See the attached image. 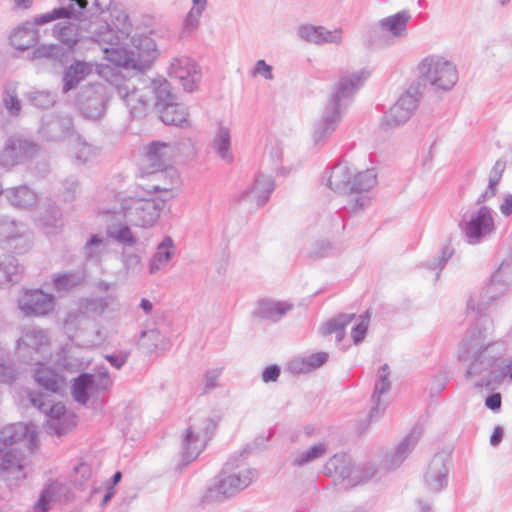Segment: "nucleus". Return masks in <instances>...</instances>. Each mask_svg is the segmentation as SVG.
<instances>
[{
    "label": "nucleus",
    "instance_id": "obj_1",
    "mask_svg": "<svg viewBox=\"0 0 512 512\" xmlns=\"http://www.w3.org/2000/svg\"><path fill=\"white\" fill-rule=\"evenodd\" d=\"M59 7L36 16L35 24L43 25L57 19H75L79 21V28L90 34L91 40L104 47L106 58L117 66L142 71L148 68L156 58V44L148 36L131 38L130 47L119 46V37L103 17L104 9L99 0H93L88 6V0H60Z\"/></svg>",
    "mask_w": 512,
    "mask_h": 512
},
{
    "label": "nucleus",
    "instance_id": "obj_2",
    "mask_svg": "<svg viewBox=\"0 0 512 512\" xmlns=\"http://www.w3.org/2000/svg\"><path fill=\"white\" fill-rule=\"evenodd\" d=\"M506 352L504 342L487 341L485 329L476 323L459 343L458 358L466 364V378L477 387H489L507 377L509 358Z\"/></svg>",
    "mask_w": 512,
    "mask_h": 512
},
{
    "label": "nucleus",
    "instance_id": "obj_3",
    "mask_svg": "<svg viewBox=\"0 0 512 512\" xmlns=\"http://www.w3.org/2000/svg\"><path fill=\"white\" fill-rule=\"evenodd\" d=\"M257 477L256 469L244 466L238 458H231L204 493L202 502H223L246 489Z\"/></svg>",
    "mask_w": 512,
    "mask_h": 512
},
{
    "label": "nucleus",
    "instance_id": "obj_4",
    "mask_svg": "<svg viewBox=\"0 0 512 512\" xmlns=\"http://www.w3.org/2000/svg\"><path fill=\"white\" fill-rule=\"evenodd\" d=\"M166 79H146L135 75L116 83L117 95L124 102L132 118H144L158 100V90Z\"/></svg>",
    "mask_w": 512,
    "mask_h": 512
},
{
    "label": "nucleus",
    "instance_id": "obj_5",
    "mask_svg": "<svg viewBox=\"0 0 512 512\" xmlns=\"http://www.w3.org/2000/svg\"><path fill=\"white\" fill-rule=\"evenodd\" d=\"M419 78L416 82L422 84V92L426 86L433 91H449L458 81V70L452 61L439 55L425 57L418 65Z\"/></svg>",
    "mask_w": 512,
    "mask_h": 512
},
{
    "label": "nucleus",
    "instance_id": "obj_6",
    "mask_svg": "<svg viewBox=\"0 0 512 512\" xmlns=\"http://www.w3.org/2000/svg\"><path fill=\"white\" fill-rule=\"evenodd\" d=\"M164 205L162 199L129 197L121 201L115 214L122 215L131 226L148 229L157 223Z\"/></svg>",
    "mask_w": 512,
    "mask_h": 512
},
{
    "label": "nucleus",
    "instance_id": "obj_7",
    "mask_svg": "<svg viewBox=\"0 0 512 512\" xmlns=\"http://www.w3.org/2000/svg\"><path fill=\"white\" fill-rule=\"evenodd\" d=\"M326 476L333 477L344 488L349 489L368 481L374 470H363L353 464L346 454H336L323 467Z\"/></svg>",
    "mask_w": 512,
    "mask_h": 512
},
{
    "label": "nucleus",
    "instance_id": "obj_8",
    "mask_svg": "<svg viewBox=\"0 0 512 512\" xmlns=\"http://www.w3.org/2000/svg\"><path fill=\"white\" fill-rule=\"evenodd\" d=\"M459 228L468 244H480L495 231L493 210L483 205L467 212L459 222Z\"/></svg>",
    "mask_w": 512,
    "mask_h": 512
},
{
    "label": "nucleus",
    "instance_id": "obj_9",
    "mask_svg": "<svg viewBox=\"0 0 512 512\" xmlns=\"http://www.w3.org/2000/svg\"><path fill=\"white\" fill-rule=\"evenodd\" d=\"M421 97L422 84L413 82L385 113L381 123L382 127L393 129L407 122L416 110Z\"/></svg>",
    "mask_w": 512,
    "mask_h": 512
},
{
    "label": "nucleus",
    "instance_id": "obj_10",
    "mask_svg": "<svg viewBox=\"0 0 512 512\" xmlns=\"http://www.w3.org/2000/svg\"><path fill=\"white\" fill-rule=\"evenodd\" d=\"M17 347L21 357L29 355V364L40 365L51 356L50 336L46 330L39 327L25 329L17 341Z\"/></svg>",
    "mask_w": 512,
    "mask_h": 512
},
{
    "label": "nucleus",
    "instance_id": "obj_11",
    "mask_svg": "<svg viewBox=\"0 0 512 512\" xmlns=\"http://www.w3.org/2000/svg\"><path fill=\"white\" fill-rule=\"evenodd\" d=\"M158 90V100L154 102V108L160 119L166 125L183 127L188 124V111L184 104L176 102L175 95L171 92L170 83L165 80Z\"/></svg>",
    "mask_w": 512,
    "mask_h": 512
},
{
    "label": "nucleus",
    "instance_id": "obj_12",
    "mask_svg": "<svg viewBox=\"0 0 512 512\" xmlns=\"http://www.w3.org/2000/svg\"><path fill=\"white\" fill-rule=\"evenodd\" d=\"M17 304L19 310L26 316H44L53 311L55 297L41 289H23Z\"/></svg>",
    "mask_w": 512,
    "mask_h": 512
},
{
    "label": "nucleus",
    "instance_id": "obj_13",
    "mask_svg": "<svg viewBox=\"0 0 512 512\" xmlns=\"http://www.w3.org/2000/svg\"><path fill=\"white\" fill-rule=\"evenodd\" d=\"M0 477L9 486H18L26 478V459L20 448L3 449Z\"/></svg>",
    "mask_w": 512,
    "mask_h": 512
},
{
    "label": "nucleus",
    "instance_id": "obj_14",
    "mask_svg": "<svg viewBox=\"0 0 512 512\" xmlns=\"http://www.w3.org/2000/svg\"><path fill=\"white\" fill-rule=\"evenodd\" d=\"M29 400L32 406L39 409L47 416V426L57 435H63L69 429L65 406L61 403L50 404L44 400L42 394L31 392Z\"/></svg>",
    "mask_w": 512,
    "mask_h": 512
},
{
    "label": "nucleus",
    "instance_id": "obj_15",
    "mask_svg": "<svg viewBox=\"0 0 512 512\" xmlns=\"http://www.w3.org/2000/svg\"><path fill=\"white\" fill-rule=\"evenodd\" d=\"M36 438L34 425L24 423H15L8 425L0 430V452L3 449L24 447L31 451Z\"/></svg>",
    "mask_w": 512,
    "mask_h": 512
},
{
    "label": "nucleus",
    "instance_id": "obj_16",
    "mask_svg": "<svg viewBox=\"0 0 512 512\" xmlns=\"http://www.w3.org/2000/svg\"><path fill=\"white\" fill-rule=\"evenodd\" d=\"M368 77L369 73L365 70L343 75L336 84L327 104L334 105L343 112L347 100L353 96Z\"/></svg>",
    "mask_w": 512,
    "mask_h": 512
},
{
    "label": "nucleus",
    "instance_id": "obj_17",
    "mask_svg": "<svg viewBox=\"0 0 512 512\" xmlns=\"http://www.w3.org/2000/svg\"><path fill=\"white\" fill-rule=\"evenodd\" d=\"M172 153L173 147L169 143L155 141L147 147L145 158L149 164L150 173L162 172L165 168V173L172 178V185H178L180 180L177 171L172 167L167 168Z\"/></svg>",
    "mask_w": 512,
    "mask_h": 512
},
{
    "label": "nucleus",
    "instance_id": "obj_18",
    "mask_svg": "<svg viewBox=\"0 0 512 512\" xmlns=\"http://www.w3.org/2000/svg\"><path fill=\"white\" fill-rule=\"evenodd\" d=\"M377 184V175L373 169H367L363 172L355 173L351 179V188L349 193V207L356 211L367 205L369 199L364 194L375 187Z\"/></svg>",
    "mask_w": 512,
    "mask_h": 512
},
{
    "label": "nucleus",
    "instance_id": "obj_19",
    "mask_svg": "<svg viewBox=\"0 0 512 512\" xmlns=\"http://www.w3.org/2000/svg\"><path fill=\"white\" fill-rule=\"evenodd\" d=\"M169 75L178 79L187 92L194 91L201 77L197 64L186 56L173 58L169 66Z\"/></svg>",
    "mask_w": 512,
    "mask_h": 512
},
{
    "label": "nucleus",
    "instance_id": "obj_20",
    "mask_svg": "<svg viewBox=\"0 0 512 512\" xmlns=\"http://www.w3.org/2000/svg\"><path fill=\"white\" fill-rule=\"evenodd\" d=\"M73 132L69 116L46 115L42 118L39 134L46 141L58 142L68 138Z\"/></svg>",
    "mask_w": 512,
    "mask_h": 512
},
{
    "label": "nucleus",
    "instance_id": "obj_21",
    "mask_svg": "<svg viewBox=\"0 0 512 512\" xmlns=\"http://www.w3.org/2000/svg\"><path fill=\"white\" fill-rule=\"evenodd\" d=\"M36 146L20 138H10L0 153V165L10 168L33 155Z\"/></svg>",
    "mask_w": 512,
    "mask_h": 512
},
{
    "label": "nucleus",
    "instance_id": "obj_22",
    "mask_svg": "<svg viewBox=\"0 0 512 512\" xmlns=\"http://www.w3.org/2000/svg\"><path fill=\"white\" fill-rule=\"evenodd\" d=\"M447 455L435 454L424 474V481L429 491L438 493L448 484Z\"/></svg>",
    "mask_w": 512,
    "mask_h": 512
},
{
    "label": "nucleus",
    "instance_id": "obj_23",
    "mask_svg": "<svg viewBox=\"0 0 512 512\" xmlns=\"http://www.w3.org/2000/svg\"><path fill=\"white\" fill-rule=\"evenodd\" d=\"M342 111L336 106L326 104L321 117L314 124L313 140L316 144L324 142L336 130L342 118Z\"/></svg>",
    "mask_w": 512,
    "mask_h": 512
},
{
    "label": "nucleus",
    "instance_id": "obj_24",
    "mask_svg": "<svg viewBox=\"0 0 512 512\" xmlns=\"http://www.w3.org/2000/svg\"><path fill=\"white\" fill-rule=\"evenodd\" d=\"M410 18L411 15L408 11H400L378 21L373 27V32L382 36L389 35L392 38L404 37Z\"/></svg>",
    "mask_w": 512,
    "mask_h": 512
},
{
    "label": "nucleus",
    "instance_id": "obj_25",
    "mask_svg": "<svg viewBox=\"0 0 512 512\" xmlns=\"http://www.w3.org/2000/svg\"><path fill=\"white\" fill-rule=\"evenodd\" d=\"M274 181L271 176L259 173L251 188L241 193L239 200H247L255 203L258 207L263 206L274 190Z\"/></svg>",
    "mask_w": 512,
    "mask_h": 512
},
{
    "label": "nucleus",
    "instance_id": "obj_26",
    "mask_svg": "<svg viewBox=\"0 0 512 512\" xmlns=\"http://www.w3.org/2000/svg\"><path fill=\"white\" fill-rule=\"evenodd\" d=\"M422 430L418 427L413 428L410 433L403 439L398 447L391 453L386 455L385 465L388 469H394L401 465L410 452L414 449L421 438Z\"/></svg>",
    "mask_w": 512,
    "mask_h": 512
},
{
    "label": "nucleus",
    "instance_id": "obj_27",
    "mask_svg": "<svg viewBox=\"0 0 512 512\" xmlns=\"http://www.w3.org/2000/svg\"><path fill=\"white\" fill-rule=\"evenodd\" d=\"M80 309L84 314L97 317L106 312L117 311L119 309V302L117 296L111 293L104 297H91L83 299L80 303Z\"/></svg>",
    "mask_w": 512,
    "mask_h": 512
},
{
    "label": "nucleus",
    "instance_id": "obj_28",
    "mask_svg": "<svg viewBox=\"0 0 512 512\" xmlns=\"http://www.w3.org/2000/svg\"><path fill=\"white\" fill-rule=\"evenodd\" d=\"M353 169L346 164H336L327 178V186L336 193L349 196Z\"/></svg>",
    "mask_w": 512,
    "mask_h": 512
},
{
    "label": "nucleus",
    "instance_id": "obj_29",
    "mask_svg": "<svg viewBox=\"0 0 512 512\" xmlns=\"http://www.w3.org/2000/svg\"><path fill=\"white\" fill-rule=\"evenodd\" d=\"M390 368L387 364H384L380 367L377 373V380L374 387V393L372 395V400L374 402V406L370 410L369 417L373 418L383 413L386 406L381 403V396L386 394L391 388V382L389 380Z\"/></svg>",
    "mask_w": 512,
    "mask_h": 512
},
{
    "label": "nucleus",
    "instance_id": "obj_30",
    "mask_svg": "<svg viewBox=\"0 0 512 512\" xmlns=\"http://www.w3.org/2000/svg\"><path fill=\"white\" fill-rule=\"evenodd\" d=\"M175 254V244L170 236H166L157 246L156 252L149 261V273L155 274L164 269Z\"/></svg>",
    "mask_w": 512,
    "mask_h": 512
},
{
    "label": "nucleus",
    "instance_id": "obj_31",
    "mask_svg": "<svg viewBox=\"0 0 512 512\" xmlns=\"http://www.w3.org/2000/svg\"><path fill=\"white\" fill-rule=\"evenodd\" d=\"M93 71V65L85 61H75L64 71L63 92H68L77 87Z\"/></svg>",
    "mask_w": 512,
    "mask_h": 512
},
{
    "label": "nucleus",
    "instance_id": "obj_32",
    "mask_svg": "<svg viewBox=\"0 0 512 512\" xmlns=\"http://www.w3.org/2000/svg\"><path fill=\"white\" fill-rule=\"evenodd\" d=\"M23 267L12 255L0 257V288L20 281Z\"/></svg>",
    "mask_w": 512,
    "mask_h": 512
},
{
    "label": "nucleus",
    "instance_id": "obj_33",
    "mask_svg": "<svg viewBox=\"0 0 512 512\" xmlns=\"http://www.w3.org/2000/svg\"><path fill=\"white\" fill-rule=\"evenodd\" d=\"M33 376L39 386L54 393L65 385V379L54 369L43 366V363L34 371Z\"/></svg>",
    "mask_w": 512,
    "mask_h": 512
},
{
    "label": "nucleus",
    "instance_id": "obj_34",
    "mask_svg": "<svg viewBox=\"0 0 512 512\" xmlns=\"http://www.w3.org/2000/svg\"><path fill=\"white\" fill-rule=\"evenodd\" d=\"M3 194H5L6 198L13 206L22 209L33 207L38 200L36 192L25 185L8 188L4 190Z\"/></svg>",
    "mask_w": 512,
    "mask_h": 512
},
{
    "label": "nucleus",
    "instance_id": "obj_35",
    "mask_svg": "<svg viewBox=\"0 0 512 512\" xmlns=\"http://www.w3.org/2000/svg\"><path fill=\"white\" fill-rule=\"evenodd\" d=\"M290 309L291 305L284 302L260 300L257 303L254 315L261 319L276 322L281 319Z\"/></svg>",
    "mask_w": 512,
    "mask_h": 512
},
{
    "label": "nucleus",
    "instance_id": "obj_36",
    "mask_svg": "<svg viewBox=\"0 0 512 512\" xmlns=\"http://www.w3.org/2000/svg\"><path fill=\"white\" fill-rule=\"evenodd\" d=\"M213 149L217 155L225 162H233V153L231 151L230 130L220 125L213 139Z\"/></svg>",
    "mask_w": 512,
    "mask_h": 512
},
{
    "label": "nucleus",
    "instance_id": "obj_37",
    "mask_svg": "<svg viewBox=\"0 0 512 512\" xmlns=\"http://www.w3.org/2000/svg\"><path fill=\"white\" fill-rule=\"evenodd\" d=\"M138 346L146 353L164 350L167 347L165 337L157 329L142 331L138 340Z\"/></svg>",
    "mask_w": 512,
    "mask_h": 512
},
{
    "label": "nucleus",
    "instance_id": "obj_38",
    "mask_svg": "<svg viewBox=\"0 0 512 512\" xmlns=\"http://www.w3.org/2000/svg\"><path fill=\"white\" fill-rule=\"evenodd\" d=\"M83 113L91 119L102 117L106 111V98L102 91H94L81 103Z\"/></svg>",
    "mask_w": 512,
    "mask_h": 512
},
{
    "label": "nucleus",
    "instance_id": "obj_39",
    "mask_svg": "<svg viewBox=\"0 0 512 512\" xmlns=\"http://www.w3.org/2000/svg\"><path fill=\"white\" fill-rule=\"evenodd\" d=\"M355 314H340L337 317L330 319L325 324L322 325L320 328L321 334L323 336L330 335L332 333L336 334V340L337 342H340L343 340L345 336V328L348 324L351 323L352 320H354Z\"/></svg>",
    "mask_w": 512,
    "mask_h": 512
},
{
    "label": "nucleus",
    "instance_id": "obj_40",
    "mask_svg": "<svg viewBox=\"0 0 512 512\" xmlns=\"http://www.w3.org/2000/svg\"><path fill=\"white\" fill-rule=\"evenodd\" d=\"M512 283V265L502 263L498 270L492 275L491 283L488 287V298L494 297V292H503L504 288Z\"/></svg>",
    "mask_w": 512,
    "mask_h": 512
},
{
    "label": "nucleus",
    "instance_id": "obj_41",
    "mask_svg": "<svg viewBox=\"0 0 512 512\" xmlns=\"http://www.w3.org/2000/svg\"><path fill=\"white\" fill-rule=\"evenodd\" d=\"M85 281V273L82 271H70L57 274L53 278V285L58 292H68L82 285Z\"/></svg>",
    "mask_w": 512,
    "mask_h": 512
},
{
    "label": "nucleus",
    "instance_id": "obj_42",
    "mask_svg": "<svg viewBox=\"0 0 512 512\" xmlns=\"http://www.w3.org/2000/svg\"><path fill=\"white\" fill-rule=\"evenodd\" d=\"M89 391H93V374L83 373L74 380L72 396L76 402L85 405L89 400Z\"/></svg>",
    "mask_w": 512,
    "mask_h": 512
},
{
    "label": "nucleus",
    "instance_id": "obj_43",
    "mask_svg": "<svg viewBox=\"0 0 512 512\" xmlns=\"http://www.w3.org/2000/svg\"><path fill=\"white\" fill-rule=\"evenodd\" d=\"M203 444L200 443L199 438L195 435L191 427L186 430L182 442V459L185 464L193 461L202 451Z\"/></svg>",
    "mask_w": 512,
    "mask_h": 512
},
{
    "label": "nucleus",
    "instance_id": "obj_44",
    "mask_svg": "<svg viewBox=\"0 0 512 512\" xmlns=\"http://www.w3.org/2000/svg\"><path fill=\"white\" fill-rule=\"evenodd\" d=\"M129 223H111L107 226L106 233L108 237L112 238L118 243L133 246L136 244L137 239L133 235Z\"/></svg>",
    "mask_w": 512,
    "mask_h": 512
},
{
    "label": "nucleus",
    "instance_id": "obj_45",
    "mask_svg": "<svg viewBox=\"0 0 512 512\" xmlns=\"http://www.w3.org/2000/svg\"><path fill=\"white\" fill-rule=\"evenodd\" d=\"M53 35L68 48H72L79 41L78 29L70 21L56 24L53 28Z\"/></svg>",
    "mask_w": 512,
    "mask_h": 512
},
{
    "label": "nucleus",
    "instance_id": "obj_46",
    "mask_svg": "<svg viewBox=\"0 0 512 512\" xmlns=\"http://www.w3.org/2000/svg\"><path fill=\"white\" fill-rule=\"evenodd\" d=\"M327 453V447L323 443L316 444L304 451L296 452L293 455L294 466H304L319 458H322Z\"/></svg>",
    "mask_w": 512,
    "mask_h": 512
},
{
    "label": "nucleus",
    "instance_id": "obj_47",
    "mask_svg": "<svg viewBox=\"0 0 512 512\" xmlns=\"http://www.w3.org/2000/svg\"><path fill=\"white\" fill-rule=\"evenodd\" d=\"M27 226L22 222H17L10 218L0 219V244L5 246L11 241L19 231H24Z\"/></svg>",
    "mask_w": 512,
    "mask_h": 512
},
{
    "label": "nucleus",
    "instance_id": "obj_48",
    "mask_svg": "<svg viewBox=\"0 0 512 512\" xmlns=\"http://www.w3.org/2000/svg\"><path fill=\"white\" fill-rule=\"evenodd\" d=\"M32 244V233L27 227L24 231H19V234H17L16 237L9 241L4 247L16 254H25L32 248Z\"/></svg>",
    "mask_w": 512,
    "mask_h": 512
},
{
    "label": "nucleus",
    "instance_id": "obj_49",
    "mask_svg": "<svg viewBox=\"0 0 512 512\" xmlns=\"http://www.w3.org/2000/svg\"><path fill=\"white\" fill-rule=\"evenodd\" d=\"M2 105L9 116H19L22 106L21 101L18 98L16 87L8 86L3 90Z\"/></svg>",
    "mask_w": 512,
    "mask_h": 512
},
{
    "label": "nucleus",
    "instance_id": "obj_50",
    "mask_svg": "<svg viewBox=\"0 0 512 512\" xmlns=\"http://www.w3.org/2000/svg\"><path fill=\"white\" fill-rule=\"evenodd\" d=\"M59 486L56 483L47 485L41 492L39 499L34 505V512H48L51 504L56 501Z\"/></svg>",
    "mask_w": 512,
    "mask_h": 512
},
{
    "label": "nucleus",
    "instance_id": "obj_51",
    "mask_svg": "<svg viewBox=\"0 0 512 512\" xmlns=\"http://www.w3.org/2000/svg\"><path fill=\"white\" fill-rule=\"evenodd\" d=\"M207 0H193L192 8L184 19L185 31L192 32L197 29L202 13L207 7Z\"/></svg>",
    "mask_w": 512,
    "mask_h": 512
},
{
    "label": "nucleus",
    "instance_id": "obj_52",
    "mask_svg": "<svg viewBox=\"0 0 512 512\" xmlns=\"http://www.w3.org/2000/svg\"><path fill=\"white\" fill-rule=\"evenodd\" d=\"M10 42L18 50H26L36 43V35L33 30L18 28L10 36Z\"/></svg>",
    "mask_w": 512,
    "mask_h": 512
},
{
    "label": "nucleus",
    "instance_id": "obj_53",
    "mask_svg": "<svg viewBox=\"0 0 512 512\" xmlns=\"http://www.w3.org/2000/svg\"><path fill=\"white\" fill-rule=\"evenodd\" d=\"M107 250V243L98 235H92L84 246L85 257L89 260H98Z\"/></svg>",
    "mask_w": 512,
    "mask_h": 512
},
{
    "label": "nucleus",
    "instance_id": "obj_54",
    "mask_svg": "<svg viewBox=\"0 0 512 512\" xmlns=\"http://www.w3.org/2000/svg\"><path fill=\"white\" fill-rule=\"evenodd\" d=\"M97 152L98 149L95 146L78 138L74 148L75 159L78 163L85 164L91 161L97 155Z\"/></svg>",
    "mask_w": 512,
    "mask_h": 512
},
{
    "label": "nucleus",
    "instance_id": "obj_55",
    "mask_svg": "<svg viewBox=\"0 0 512 512\" xmlns=\"http://www.w3.org/2000/svg\"><path fill=\"white\" fill-rule=\"evenodd\" d=\"M61 211L54 204H48L40 217V222L45 227L57 228L61 223Z\"/></svg>",
    "mask_w": 512,
    "mask_h": 512
},
{
    "label": "nucleus",
    "instance_id": "obj_56",
    "mask_svg": "<svg viewBox=\"0 0 512 512\" xmlns=\"http://www.w3.org/2000/svg\"><path fill=\"white\" fill-rule=\"evenodd\" d=\"M29 101L35 107L47 109L56 102V95L49 91H37L29 95Z\"/></svg>",
    "mask_w": 512,
    "mask_h": 512
},
{
    "label": "nucleus",
    "instance_id": "obj_57",
    "mask_svg": "<svg viewBox=\"0 0 512 512\" xmlns=\"http://www.w3.org/2000/svg\"><path fill=\"white\" fill-rule=\"evenodd\" d=\"M320 29L321 26L301 25L297 29V35L308 43L320 45Z\"/></svg>",
    "mask_w": 512,
    "mask_h": 512
},
{
    "label": "nucleus",
    "instance_id": "obj_58",
    "mask_svg": "<svg viewBox=\"0 0 512 512\" xmlns=\"http://www.w3.org/2000/svg\"><path fill=\"white\" fill-rule=\"evenodd\" d=\"M343 42V30L342 28H335L328 30L326 27L321 26L320 29V45L323 44H334L341 45Z\"/></svg>",
    "mask_w": 512,
    "mask_h": 512
},
{
    "label": "nucleus",
    "instance_id": "obj_59",
    "mask_svg": "<svg viewBox=\"0 0 512 512\" xmlns=\"http://www.w3.org/2000/svg\"><path fill=\"white\" fill-rule=\"evenodd\" d=\"M80 191L79 181L76 177L70 176L63 183V190L61 196L63 201L72 202L75 200L77 194Z\"/></svg>",
    "mask_w": 512,
    "mask_h": 512
},
{
    "label": "nucleus",
    "instance_id": "obj_60",
    "mask_svg": "<svg viewBox=\"0 0 512 512\" xmlns=\"http://www.w3.org/2000/svg\"><path fill=\"white\" fill-rule=\"evenodd\" d=\"M20 371L12 362L0 363V384H12L18 379Z\"/></svg>",
    "mask_w": 512,
    "mask_h": 512
},
{
    "label": "nucleus",
    "instance_id": "obj_61",
    "mask_svg": "<svg viewBox=\"0 0 512 512\" xmlns=\"http://www.w3.org/2000/svg\"><path fill=\"white\" fill-rule=\"evenodd\" d=\"M369 321H370V314L368 311H366L364 314L360 315L359 323L352 328L351 334H352L353 342L355 344L360 343L364 339V337L367 333Z\"/></svg>",
    "mask_w": 512,
    "mask_h": 512
},
{
    "label": "nucleus",
    "instance_id": "obj_62",
    "mask_svg": "<svg viewBox=\"0 0 512 512\" xmlns=\"http://www.w3.org/2000/svg\"><path fill=\"white\" fill-rule=\"evenodd\" d=\"M252 77H262L265 80L272 81L274 79L273 67L266 63L265 60H257L251 70Z\"/></svg>",
    "mask_w": 512,
    "mask_h": 512
},
{
    "label": "nucleus",
    "instance_id": "obj_63",
    "mask_svg": "<svg viewBox=\"0 0 512 512\" xmlns=\"http://www.w3.org/2000/svg\"><path fill=\"white\" fill-rule=\"evenodd\" d=\"M123 264L125 269L132 273H139L142 269L141 257L135 253H123Z\"/></svg>",
    "mask_w": 512,
    "mask_h": 512
},
{
    "label": "nucleus",
    "instance_id": "obj_64",
    "mask_svg": "<svg viewBox=\"0 0 512 512\" xmlns=\"http://www.w3.org/2000/svg\"><path fill=\"white\" fill-rule=\"evenodd\" d=\"M332 250V244L329 241L321 240L313 244L309 251L311 259H320L326 257Z\"/></svg>",
    "mask_w": 512,
    "mask_h": 512
}]
</instances>
